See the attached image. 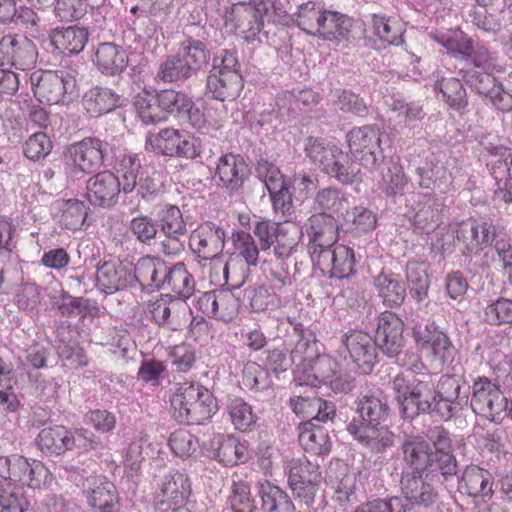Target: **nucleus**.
<instances>
[{
	"mask_svg": "<svg viewBox=\"0 0 512 512\" xmlns=\"http://www.w3.org/2000/svg\"><path fill=\"white\" fill-rule=\"evenodd\" d=\"M200 310L208 317L230 322L238 315L239 301L230 292L211 290L204 292L198 299Z\"/></svg>",
	"mask_w": 512,
	"mask_h": 512,
	"instance_id": "25",
	"label": "nucleus"
},
{
	"mask_svg": "<svg viewBox=\"0 0 512 512\" xmlns=\"http://www.w3.org/2000/svg\"><path fill=\"white\" fill-rule=\"evenodd\" d=\"M368 25L374 43L379 48L403 44L405 29L399 20L385 14L373 13L369 15Z\"/></svg>",
	"mask_w": 512,
	"mask_h": 512,
	"instance_id": "29",
	"label": "nucleus"
},
{
	"mask_svg": "<svg viewBox=\"0 0 512 512\" xmlns=\"http://www.w3.org/2000/svg\"><path fill=\"white\" fill-rule=\"evenodd\" d=\"M97 287L107 294L137 286L133 269L120 262L98 264L96 272Z\"/></svg>",
	"mask_w": 512,
	"mask_h": 512,
	"instance_id": "23",
	"label": "nucleus"
},
{
	"mask_svg": "<svg viewBox=\"0 0 512 512\" xmlns=\"http://www.w3.org/2000/svg\"><path fill=\"white\" fill-rule=\"evenodd\" d=\"M332 264L330 278L344 279L353 276L356 272L354 250L346 245H336Z\"/></svg>",
	"mask_w": 512,
	"mask_h": 512,
	"instance_id": "59",
	"label": "nucleus"
},
{
	"mask_svg": "<svg viewBox=\"0 0 512 512\" xmlns=\"http://www.w3.org/2000/svg\"><path fill=\"white\" fill-rule=\"evenodd\" d=\"M338 353L345 361L350 360L363 374H370L379 362L378 349L372 336L352 331L341 337Z\"/></svg>",
	"mask_w": 512,
	"mask_h": 512,
	"instance_id": "13",
	"label": "nucleus"
},
{
	"mask_svg": "<svg viewBox=\"0 0 512 512\" xmlns=\"http://www.w3.org/2000/svg\"><path fill=\"white\" fill-rule=\"evenodd\" d=\"M188 307L185 303L171 300L170 294H165L150 305L152 319L160 326H168L176 329V321L179 312H186Z\"/></svg>",
	"mask_w": 512,
	"mask_h": 512,
	"instance_id": "48",
	"label": "nucleus"
},
{
	"mask_svg": "<svg viewBox=\"0 0 512 512\" xmlns=\"http://www.w3.org/2000/svg\"><path fill=\"white\" fill-rule=\"evenodd\" d=\"M470 406L474 413L491 422L501 423L505 419L509 395L506 396L490 378L478 376L472 384Z\"/></svg>",
	"mask_w": 512,
	"mask_h": 512,
	"instance_id": "6",
	"label": "nucleus"
},
{
	"mask_svg": "<svg viewBox=\"0 0 512 512\" xmlns=\"http://www.w3.org/2000/svg\"><path fill=\"white\" fill-rule=\"evenodd\" d=\"M339 367L338 362L330 355L319 353L306 366H302L295 371V380L300 385L317 387L326 385Z\"/></svg>",
	"mask_w": 512,
	"mask_h": 512,
	"instance_id": "28",
	"label": "nucleus"
},
{
	"mask_svg": "<svg viewBox=\"0 0 512 512\" xmlns=\"http://www.w3.org/2000/svg\"><path fill=\"white\" fill-rule=\"evenodd\" d=\"M232 242L235 250L244 258L248 266L256 267L260 263L263 264V253L250 233L242 230L233 232Z\"/></svg>",
	"mask_w": 512,
	"mask_h": 512,
	"instance_id": "60",
	"label": "nucleus"
},
{
	"mask_svg": "<svg viewBox=\"0 0 512 512\" xmlns=\"http://www.w3.org/2000/svg\"><path fill=\"white\" fill-rule=\"evenodd\" d=\"M243 86L241 73L211 70L206 81V92L211 95L213 99L232 101L240 95Z\"/></svg>",
	"mask_w": 512,
	"mask_h": 512,
	"instance_id": "31",
	"label": "nucleus"
},
{
	"mask_svg": "<svg viewBox=\"0 0 512 512\" xmlns=\"http://www.w3.org/2000/svg\"><path fill=\"white\" fill-rule=\"evenodd\" d=\"M38 51L35 43L20 34L4 35L0 39V66L27 70L37 61Z\"/></svg>",
	"mask_w": 512,
	"mask_h": 512,
	"instance_id": "14",
	"label": "nucleus"
},
{
	"mask_svg": "<svg viewBox=\"0 0 512 512\" xmlns=\"http://www.w3.org/2000/svg\"><path fill=\"white\" fill-rule=\"evenodd\" d=\"M226 411L235 429L245 432L249 430L257 420L251 405L241 397H229L226 404Z\"/></svg>",
	"mask_w": 512,
	"mask_h": 512,
	"instance_id": "55",
	"label": "nucleus"
},
{
	"mask_svg": "<svg viewBox=\"0 0 512 512\" xmlns=\"http://www.w3.org/2000/svg\"><path fill=\"white\" fill-rule=\"evenodd\" d=\"M95 64L105 75L115 76L122 73L128 65V55L122 46L104 42L95 52Z\"/></svg>",
	"mask_w": 512,
	"mask_h": 512,
	"instance_id": "36",
	"label": "nucleus"
},
{
	"mask_svg": "<svg viewBox=\"0 0 512 512\" xmlns=\"http://www.w3.org/2000/svg\"><path fill=\"white\" fill-rule=\"evenodd\" d=\"M346 231L361 234L372 231L377 224L376 215L366 207L356 206L345 215Z\"/></svg>",
	"mask_w": 512,
	"mask_h": 512,
	"instance_id": "61",
	"label": "nucleus"
},
{
	"mask_svg": "<svg viewBox=\"0 0 512 512\" xmlns=\"http://www.w3.org/2000/svg\"><path fill=\"white\" fill-rule=\"evenodd\" d=\"M146 146L158 155L196 159L201 154L200 140L182 134L180 130H159L157 133H149Z\"/></svg>",
	"mask_w": 512,
	"mask_h": 512,
	"instance_id": "10",
	"label": "nucleus"
},
{
	"mask_svg": "<svg viewBox=\"0 0 512 512\" xmlns=\"http://www.w3.org/2000/svg\"><path fill=\"white\" fill-rule=\"evenodd\" d=\"M287 474L294 497L311 507L322 480L319 465L305 457L292 459L287 466Z\"/></svg>",
	"mask_w": 512,
	"mask_h": 512,
	"instance_id": "9",
	"label": "nucleus"
},
{
	"mask_svg": "<svg viewBox=\"0 0 512 512\" xmlns=\"http://www.w3.org/2000/svg\"><path fill=\"white\" fill-rule=\"evenodd\" d=\"M435 90L440 92L442 99L450 108L460 113L466 108L468 104L466 90L457 78H443L437 81Z\"/></svg>",
	"mask_w": 512,
	"mask_h": 512,
	"instance_id": "53",
	"label": "nucleus"
},
{
	"mask_svg": "<svg viewBox=\"0 0 512 512\" xmlns=\"http://www.w3.org/2000/svg\"><path fill=\"white\" fill-rule=\"evenodd\" d=\"M298 441L306 452L316 456L327 455L332 448L328 430L313 421H304L298 426Z\"/></svg>",
	"mask_w": 512,
	"mask_h": 512,
	"instance_id": "35",
	"label": "nucleus"
},
{
	"mask_svg": "<svg viewBox=\"0 0 512 512\" xmlns=\"http://www.w3.org/2000/svg\"><path fill=\"white\" fill-rule=\"evenodd\" d=\"M391 387L399 417L407 423L421 415L449 421L468 403V396L460 393L462 385L455 375L446 374L439 379L433 373L396 375Z\"/></svg>",
	"mask_w": 512,
	"mask_h": 512,
	"instance_id": "1",
	"label": "nucleus"
},
{
	"mask_svg": "<svg viewBox=\"0 0 512 512\" xmlns=\"http://www.w3.org/2000/svg\"><path fill=\"white\" fill-rule=\"evenodd\" d=\"M379 130H349L347 142L350 152L361 165L369 170L380 167L383 155L380 149Z\"/></svg>",
	"mask_w": 512,
	"mask_h": 512,
	"instance_id": "18",
	"label": "nucleus"
},
{
	"mask_svg": "<svg viewBox=\"0 0 512 512\" xmlns=\"http://www.w3.org/2000/svg\"><path fill=\"white\" fill-rule=\"evenodd\" d=\"M326 11L321 3H303L298 7L297 25L307 34L317 36Z\"/></svg>",
	"mask_w": 512,
	"mask_h": 512,
	"instance_id": "54",
	"label": "nucleus"
},
{
	"mask_svg": "<svg viewBox=\"0 0 512 512\" xmlns=\"http://www.w3.org/2000/svg\"><path fill=\"white\" fill-rule=\"evenodd\" d=\"M210 59L206 45L189 38L180 44L176 54L168 56L157 69L155 80L162 83H184L199 71Z\"/></svg>",
	"mask_w": 512,
	"mask_h": 512,
	"instance_id": "4",
	"label": "nucleus"
},
{
	"mask_svg": "<svg viewBox=\"0 0 512 512\" xmlns=\"http://www.w3.org/2000/svg\"><path fill=\"white\" fill-rule=\"evenodd\" d=\"M322 20L318 37L337 43L349 40L354 23L350 17L327 10Z\"/></svg>",
	"mask_w": 512,
	"mask_h": 512,
	"instance_id": "42",
	"label": "nucleus"
},
{
	"mask_svg": "<svg viewBox=\"0 0 512 512\" xmlns=\"http://www.w3.org/2000/svg\"><path fill=\"white\" fill-rule=\"evenodd\" d=\"M134 110H124L126 120L138 117L143 125H157L164 122V112L157 106L154 96L148 92L138 94L134 98ZM128 125V123L126 122Z\"/></svg>",
	"mask_w": 512,
	"mask_h": 512,
	"instance_id": "47",
	"label": "nucleus"
},
{
	"mask_svg": "<svg viewBox=\"0 0 512 512\" xmlns=\"http://www.w3.org/2000/svg\"><path fill=\"white\" fill-rule=\"evenodd\" d=\"M174 419L186 425H199L212 418L218 405L213 394L194 382L180 384L171 398Z\"/></svg>",
	"mask_w": 512,
	"mask_h": 512,
	"instance_id": "3",
	"label": "nucleus"
},
{
	"mask_svg": "<svg viewBox=\"0 0 512 512\" xmlns=\"http://www.w3.org/2000/svg\"><path fill=\"white\" fill-rule=\"evenodd\" d=\"M427 474L401 472L400 491L397 501L402 507V512H416V508H431L439 499V492L433 484L427 480Z\"/></svg>",
	"mask_w": 512,
	"mask_h": 512,
	"instance_id": "8",
	"label": "nucleus"
},
{
	"mask_svg": "<svg viewBox=\"0 0 512 512\" xmlns=\"http://www.w3.org/2000/svg\"><path fill=\"white\" fill-rule=\"evenodd\" d=\"M114 145L107 140L98 138H85L81 142L73 144L68 149L67 174L80 179L85 174L94 172L100 167L109 150Z\"/></svg>",
	"mask_w": 512,
	"mask_h": 512,
	"instance_id": "7",
	"label": "nucleus"
},
{
	"mask_svg": "<svg viewBox=\"0 0 512 512\" xmlns=\"http://www.w3.org/2000/svg\"><path fill=\"white\" fill-rule=\"evenodd\" d=\"M83 495L91 512H120L119 492L105 476H91L83 485Z\"/></svg>",
	"mask_w": 512,
	"mask_h": 512,
	"instance_id": "17",
	"label": "nucleus"
},
{
	"mask_svg": "<svg viewBox=\"0 0 512 512\" xmlns=\"http://www.w3.org/2000/svg\"><path fill=\"white\" fill-rule=\"evenodd\" d=\"M248 175L249 168L240 155L226 154L220 157L216 168L218 185L229 193L239 191Z\"/></svg>",
	"mask_w": 512,
	"mask_h": 512,
	"instance_id": "30",
	"label": "nucleus"
},
{
	"mask_svg": "<svg viewBox=\"0 0 512 512\" xmlns=\"http://www.w3.org/2000/svg\"><path fill=\"white\" fill-rule=\"evenodd\" d=\"M34 96L49 105L66 103L75 92V79L63 71L35 70L29 77Z\"/></svg>",
	"mask_w": 512,
	"mask_h": 512,
	"instance_id": "5",
	"label": "nucleus"
},
{
	"mask_svg": "<svg viewBox=\"0 0 512 512\" xmlns=\"http://www.w3.org/2000/svg\"><path fill=\"white\" fill-rule=\"evenodd\" d=\"M215 447L213 458L223 463L224 466H235L247 459V448L235 438L217 436L211 441Z\"/></svg>",
	"mask_w": 512,
	"mask_h": 512,
	"instance_id": "45",
	"label": "nucleus"
},
{
	"mask_svg": "<svg viewBox=\"0 0 512 512\" xmlns=\"http://www.w3.org/2000/svg\"><path fill=\"white\" fill-rule=\"evenodd\" d=\"M47 474L48 470L40 461L30 462L26 457L18 454L0 456V477L4 484L20 483L23 486L37 488Z\"/></svg>",
	"mask_w": 512,
	"mask_h": 512,
	"instance_id": "12",
	"label": "nucleus"
},
{
	"mask_svg": "<svg viewBox=\"0 0 512 512\" xmlns=\"http://www.w3.org/2000/svg\"><path fill=\"white\" fill-rule=\"evenodd\" d=\"M225 238L226 234L222 227L207 221L191 233L189 246L199 259L213 260L222 254Z\"/></svg>",
	"mask_w": 512,
	"mask_h": 512,
	"instance_id": "19",
	"label": "nucleus"
},
{
	"mask_svg": "<svg viewBox=\"0 0 512 512\" xmlns=\"http://www.w3.org/2000/svg\"><path fill=\"white\" fill-rule=\"evenodd\" d=\"M419 176V186L432 189L437 182L446 179L447 170L433 154L426 157L424 165L416 170Z\"/></svg>",
	"mask_w": 512,
	"mask_h": 512,
	"instance_id": "63",
	"label": "nucleus"
},
{
	"mask_svg": "<svg viewBox=\"0 0 512 512\" xmlns=\"http://www.w3.org/2000/svg\"><path fill=\"white\" fill-rule=\"evenodd\" d=\"M357 476L349 471L347 466H341L334 480L332 488L334 490L333 500L343 509L355 505L358 502L357 496Z\"/></svg>",
	"mask_w": 512,
	"mask_h": 512,
	"instance_id": "39",
	"label": "nucleus"
},
{
	"mask_svg": "<svg viewBox=\"0 0 512 512\" xmlns=\"http://www.w3.org/2000/svg\"><path fill=\"white\" fill-rule=\"evenodd\" d=\"M339 150L337 145L318 137H308L305 142L306 155L314 163H318L322 171Z\"/></svg>",
	"mask_w": 512,
	"mask_h": 512,
	"instance_id": "58",
	"label": "nucleus"
},
{
	"mask_svg": "<svg viewBox=\"0 0 512 512\" xmlns=\"http://www.w3.org/2000/svg\"><path fill=\"white\" fill-rule=\"evenodd\" d=\"M258 495L261 498L262 512H296L286 491L269 481L259 482Z\"/></svg>",
	"mask_w": 512,
	"mask_h": 512,
	"instance_id": "41",
	"label": "nucleus"
},
{
	"mask_svg": "<svg viewBox=\"0 0 512 512\" xmlns=\"http://www.w3.org/2000/svg\"><path fill=\"white\" fill-rule=\"evenodd\" d=\"M86 190L90 204L101 208H111L118 202L120 177L111 171L99 172L88 179Z\"/></svg>",
	"mask_w": 512,
	"mask_h": 512,
	"instance_id": "22",
	"label": "nucleus"
},
{
	"mask_svg": "<svg viewBox=\"0 0 512 512\" xmlns=\"http://www.w3.org/2000/svg\"><path fill=\"white\" fill-rule=\"evenodd\" d=\"M308 247H333L338 239V224L334 217L313 214L308 218L306 228Z\"/></svg>",
	"mask_w": 512,
	"mask_h": 512,
	"instance_id": "34",
	"label": "nucleus"
},
{
	"mask_svg": "<svg viewBox=\"0 0 512 512\" xmlns=\"http://www.w3.org/2000/svg\"><path fill=\"white\" fill-rule=\"evenodd\" d=\"M89 39V32L84 27L68 26L55 28L48 38V45L57 55H76L83 51Z\"/></svg>",
	"mask_w": 512,
	"mask_h": 512,
	"instance_id": "27",
	"label": "nucleus"
},
{
	"mask_svg": "<svg viewBox=\"0 0 512 512\" xmlns=\"http://www.w3.org/2000/svg\"><path fill=\"white\" fill-rule=\"evenodd\" d=\"M88 215L85 203L78 199H68L62 206L61 223L66 229L82 228Z\"/></svg>",
	"mask_w": 512,
	"mask_h": 512,
	"instance_id": "64",
	"label": "nucleus"
},
{
	"mask_svg": "<svg viewBox=\"0 0 512 512\" xmlns=\"http://www.w3.org/2000/svg\"><path fill=\"white\" fill-rule=\"evenodd\" d=\"M70 430L62 425L43 428L37 438L36 445L46 455H62L71 450Z\"/></svg>",
	"mask_w": 512,
	"mask_h": 512,
	"instance_id": "38",
	"label": "nucleus"
},
{
	"mask_svg": "<svg viewBox=\"0 0 512 512\" xmlns=\"http://www.w3.org/2000/svg\"><path fill=\"white\" fill-rule=\"evenodd\" d=\"M399 449L404 465L401 472L425 473L432 453V447L424 436L404 434Z\"/></svg>",
	"mask_w": 512,
	"mask_h": 512,
	"instance_id": "24",
	"label": "nucleus"
},
{
	"mask_svg": "<svg viewBox=\"0 0 512 512\" xmlns=\"http://www.w3.org/2000/svg\"><path fill=\"white\" fill-rule=\"evenodd\" d=\"M324 173L336 178L343 184L353 183L360 180L358 176L360 168L358 164L352 162L348 154L344 153L341 149L337 152L329 165L324 168Z\"/></svg>",
	"mask_w": 512,
	"mask_h": 512,
	"instance_id": "52",
	"label": "nucleus"
},
{
	"mask_svg": "<svg viewBox=\"0 0 512 512\" xmlns=\"http://www.w3.org/2000/svg\"><path fill=\"white\" fill-rule=\"evenodd\" d=\"M169 266L165 261L158 257L146 256L138 260L133 269L137 278V284L142 287L144 283L154 290H161L164 286L165 278Z\"/></svg>",
	"mask_w": 512,
	"mask_h": 512,
	"instance_id": "37",
	"label": "nucleus"
},
{
	"mask_svg": "<svg viewBox=\"0 0 512 512\" xmlns=\"http://www.w3.org/2000/svg\"><path fill=\"white\" fill-rule=\"evenodd\" d=\"M379 168H381L379 182L381 191L391 198L403 196L408 180L401 165L393 160L384 161L383 159Z\"/></svg>",
	"mask_w": 512,
	"mask_h": 512,
	"instance_id": "44",
	"label": "nucleus"
},
{
	"mask_svg": "<svg viewBox=\"0 0 512 512\" xmlns=\"http://www.w3.org/2000/svg\"><path fill=\"white\" fill-rule=\"evenodd\" d=\"M470 51L462 59L465 66L473 65L476 68H482L484 71H501L502 67L498 64L496 52L490 51L486 46L481 44L474 45L470 38Z\"/></svg>",
	"mask_w": 512,
	"mask_h": 512,
	"instance_id": "57",
	"label": "nucleus"
},
{
	"mask_svg": "<svg viewBox=\"0 0 512 512\" xmlns=\"http://www.w3.org/2000/svg\"><path fill=\"white\" fill-rule=\"evenodd\" d=\"M355 413L347 432L373 454H383L395 444V434L382 425L391 414L388 396L382 390L361 394L355 401Z\"/></svg>",
	"mask_w": 512,
	"mask_h": 512,
	"instance_id": "2",
	"label": "nucleus"
},
{
	"mask_svg": "<svg viewBox=\"0 0 512 512\" xmlns=\"http://www.w3.org/2000/svg\"><path fill=\"white\" fill-rule=\"evenodd\" d=\"M163 282L164 286L161 290L174 293L177 299H187L194 291L193 276L187 271L183 263L169 266Z\"/></svg>",
	"mask_w": 512,
	"mask_h": 512,
	"instance_id": "43",
	"label": "nucleus"
},
{
	"mask_svg": "<svg viewBox=\"0 0 512 512\" xmlns=\"http://www.w3.org/2000/svg\"><path fill=\"white\" fill-rule=\"evenodd\" d=\"M160 233L164 235L161 240L162 251L165 255H177L184 249V238L187 234L186 222L179 207L172 204L165 205L158 212Z\"/></svg>",
	"mask_w": 512,
	"mask_h": 512,
	"instance_id": "16",
	"label": "nucleus"
},
{
	"mask_svg": "<svg viewBox=\"0 0 512 512\" xmlns=\"http://www.w3.org/2000/svg\"><path fill=\"white\" fill-rule=\"evenodd\" d=\"M405 277L409 294L416 302L421 303L428 297L430 280L424 262L408 261Z\"/></svg>",
	"mask_w": 512,
	"mask_h": 512,
	"instance_id": "46",
	"label": "nucleus"
},
{
	"mask_svg": "<svg viewBox=\"0 0 512 512\" xmlns=\"http://www.w3.org/2000/svg\"><path fill=\"white\" fill-rule=\"evenodd\" d=\"M118 95L109 88L94 87L87 91L83 97V107L91 117H99L110 113L117 125L127 128L126 112L123 109H114Z\"/></svg>",
	"mask_w": 512,
	"mask_h": 512,
	"instance_id": "26",
	"label": "nucleus"
},
{
	"mask_svg": "<svg viewBox=\"0 0 512 512\" xmlns=\"http://www.w3.org/2000/svg\"><path fill=\"white\" fill-rule=\"evenodd\" d=\"M412 333L417 344L430 350L435 362L440 365L453 362L456 348L446 331L436 325L435 322H429L425 326L416 325Z\"/></svg>",
	"mask_w": 512,
	"mask_h": 512,
	"instance_id": "15",
	"label": "nucleus"
},
{
	"mask_svg": "<svg viewBox=\"0 0 512 512\" xmlns=\"http://www.w3.org/2000/svg\"><path fill=\"white\" fill-rule=\"evenodd\" d=\"M104 0H54L55 17L62 22H70L81 18L87 7L96 8L100 6Z\"/></svg>",
	"mask_w": 512,
	"mask_h": 512,
	"instance_id": "56",
	"label": "nucleus"
},
{
	"mask_svg": "<svg viewBox=\"0 0 512 512\" xmlns=\"http://www.w3.org/2000/svg\"><path fill=\"white\" fill-rule=\"evenodd\" d=\"M347 199L337 188L327 187L319 190L314 197V209L316 214L334 217L345 209Z\"/></svg>",
	"mask_w": 512,
	"mask_h": 512,
	"instance_id": "51",
	"label": "nucleus"
},
{
	"mask_svg": "<svg viewBox=\"0 0 512 512\" xmlns=\"http://www.w3.org/2000/svg\"><path fill=\"white\" fill-rule=\"evenodd\" d=\"M292 330L289 332V337L293 342V348L290 351L292 360L297 364V368L306 366L311 362L320 352L318 350V341L315 333L305 327L300 322L290 321Z\"/></svg>",
	"mask_w": 512,
	"mask_h": 512,
	"instance_id": "32",
	"label": "nucleus"
},
{
	"mask_svg": "<svg viewBox=\"0 0 512 512\" xmlns=\"http://www.w3.org/2000/svg\"><path fill=\"white\" fill-rule=\"evenodd\" d=\"M373 286L386 308H398L406 299V287L399 274L382 270L373 278Z\"/></svg>",
	"mask_w": 512,
	"mask_h": 512,
	"instance_id": "33",
	"label": "nucleus"
},
{
	"mask_svg": "<svg viewBox=\"0 0 512 512\" xmlns=\"http://www.w3.org/2000/svg\"><path fill=\"white\" fill-rule=\"evenodd\" d=\"M371 325L372 338L378 351L388 358H396L405 344L402 319L394 312L384 311L374 317Z\"/></svg>",
	"mask_w": 512,
	"mask_h": 512,
	"instance_id": "11",
	"label": "nucleus"
},
{
	"mask_svg": "<svg viewBox=\"0 0 512 512\" xmlns=\"http://www.w3.org/2000/svg\"><path fill=\"white\" fill-rule=\"evenodd\" d=\"M191 494V484L186 473L171 470L164 475L160 485L162 503L182 504Z\"/></svg>",
	"mask_w": 512,
	"mask_h": 512,
	"instance_id": "40",
	"label": "nucleus"
},
{
	"mask_svg": "<svg viewBox=\"0 0 512 512\" xmlns=\"http://www.w3.org/2000/svg\"><path fill=\"white\" fill-rule=\"evenodd\" d=\"M283 228L280 223L271 220H258L253 224V234L257 238L260 251L263 253V265L272 263L271 255L272 245L281 237Z\"/></svg>",
	"mask_w": 512,
	"mask_h": 512,
	"instance_id": "50",
	"label": "nucleus"
},
{
	"mask_svg": "<svg viewBox=\"0 0 512 512\" xmlns=\"http://www.w3.org/2000/svg\"><path fill=\"white\" fill-rule=\"evenodd\" d=\"M266 12L263 5L239 3L232 8L229 20L238 35L246 42L253 43L261 41Z\"/></svg>",
	"mask_w": 512,
	"mask_h": 512,
	"instance_id": "20",
	"label": "nucleus"
},
{
	"mask_svg": "<svg viewBox=\"0 0 512 512\" xmlns=\"http://www.w3.org/2000/svg\"><path fill=\"white\" fill-rule=\"evenodd\" d=\"M290 405L296 414L307 413V408L316 410V414L313 415L308 421H313L317 424L320 422L326 423L329 420H333V418L336 416L335 404L331 401H327L318 397L309 399L298 396L296 398L290 399Z\"/></svg>",
	"mask_w": 512,
	"mask_h": 512,
	"instance_id": "49",
	"label": "nucleus"
},
{
	"mask_svg": "<svg viewBox=\"0 0 512 512\" xmlns=\"http://www.w3.org/2000/svg\"><path fill=\"white\" fill-rule=\"evenodd\" d=\"M128 229L135 239L144 245H151L160 232L158 220L148 215L133 217L128 224Z\"/></svg>",
	"mask_w": 512,
	"mask_h": 512,
	"instance_id": "62",
	"label": "nucleus"
},
{
	"mask_svg": "<svg viewBox=\"0 0 512 512\" xmlns=\"http://www.w3.org/2000/svg\"><path fill=\"white\" fill-rule=\"evenodd\" d=\"M494 478L492 474L477 465L467 466L458 479L457 491L474 503L487 502L492 499Z\"/></svg>",
	"mask_w": 512,
	"mask_h": 512,
	"instance_id": "21",
	"label": "nucleus"
}]
</instances>
